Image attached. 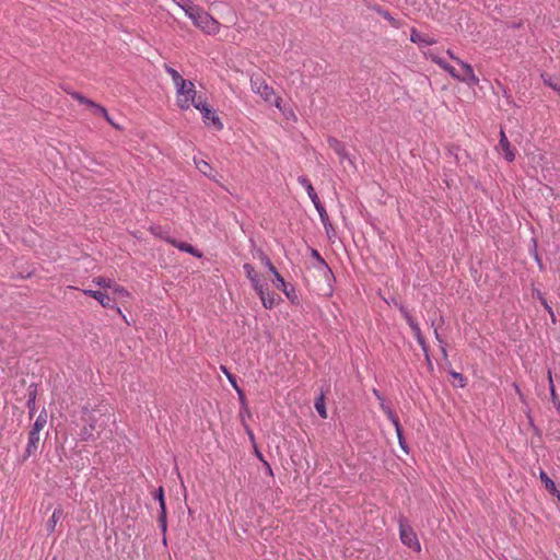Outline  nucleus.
<instances>
[{
    "label": "nucleus",
    "instance_id": "nucleus-1",
    "mask_svg": "<svg viewBox=\"0 0 560 560\" xmlns=\"http://www.w3.org/2000/svg\"><path fill=\"white\" fill-rule=\"evenodd\" d=\"M105 417L106 415L101 409L89 410L88 408H83L81 416L83 425L80 431V440H96L106 423V421L103 419Z\"/></svg>",
    "mask_w": 560,
    "mask_h": 560
},
{
    "label": "nucleus",
    "instance_id": "nucleus-2",
    "mask_svg": "<svg viewBox=\"0 0 560 560\" xmlns=\"http://www.w3.org/2000/svg\"><path fill=\"white\" fill-rule=\"evenodd\" d=\"M185 14L192 21L194 25L208 35L219 32L220 24L208 12L195 4H187Z\"/></svg>",
    "mask_w": 560,
    "mask_h": 560
},
{
    "label": "nucleus",
    "instance_id": "nucleus-3",
    "mask_svg": "<svg viewBox=\"0 0 560 560\" xmlns=\"http://www.w3.org/2000/svg\"><path fill=\"white\" fill-rule=\"evenodd\" d=\"M252 91L259 95L266 103L275 105L285 117L293 116L291 110H287L281 105V98L276 95L273 88L269 86L260 75L250 77Z\"/></svg>",
    "mask_w": 560,
    "mask_h": 560
},
{
    "label": "nucleus",
    "instance_id": "nucleus-4",
    "mask_svg": "<svg viewBox=\"0 0 560 560\" xmlns=\"http://www.w3.org/2000/svg\"><path fill=\"white\" fill-rule=\"evenodd\" d=\"M47 411L43 409L37 416L30 433L28 441L24 451L23 460H26L28 457L35 455L38 450L39 441H40V431L47 424Z\"/></svg>",
    "mask_w": 560,
    "mask_h": 560
},
{
    "label": "nucleus",
    "instance_id": "nucleus-5",
    "mask_svg": "<svg viewBox=\"0 0 560 560\" xmlns=\"http://www.w3.org/2000/svg\"><path fill=\"white\" fill-rule=\"evenodd\" d=\"M176 103L180 109H188L195 104L201 103L196 100L197 91L195 84L189 80H184L182 84L176 85Z\"/></svg>",
    "mask_w": 560,
    "mask_h": 560
},
{
    "label": "nucleus",
    "instance_id": "nucleus-6",
    "mask_svg": "<svg viewBox=\"0 0 560 560\" xmlns=\"http://www.w3.org/2000/svg\"><path fill=\"white\" fill-rule=\"evenodd\" d=\"M399 536L401 542L407 546L408 548L420 552L421 551V544L417 537L416 532L412 529V527L408 524L406 518L400 517L399 518Z\"/></svg>",
    "mask_w": 560,
    "mask_h": 560
},
{
    "label": "nucleus",
    "instance_id": "nucleus-7",
    "mask_svg": "<svg viewBox=\"0 0 560 560\" xmlns=\"http://www.w3.org/2000/svg\"><path fill=\"white\" fill-rule=\"evenodd\" d=\"M458 65L462 67L463 71H464L463 75H460L455 70V68L453 66H451L450 63L444 70L446 72H448L454 79L465 82L469 86L477 85L479 83V79L476 77L472 67L469 63L464 62V61H459Z\"/></svg>",
    "mask_w": 560,
    "mask_h": 560
},
{
    "label": "nucleus",
    "instance_id": "nucleus-8",
    "mask_svg": "<svg viewBox=\"0 0 560 560\" xmlns=\"http://www.w3.org/2000/svg\"><path fill=\"white\" fill-rule=\"evenodd\" d=\"M195 108L201 113L203 122L207 126L213 127L218 131L223 129V122L221 121L220 117L207 104H205V103L195 104Z\"/></svg>",
    "mask_w": 560,
    "mask_h": 560
},
{
    "label": "nucleus",
    "instance_id": "nucleus-9",
    "mask_svg": "<svg viewBox=\"0 0 560 560\" xmlns=\"http://www.w3.org/2000/svg\"><path fill=\"white\" fill-rule=\"evenodd\" d=\"M497 151L503 155V158L508 162H513L515 160V151L512 148L505 132L503 130L500 131V141L497 147Z\"/></svg>",
    "mask_w": 560,
    "mask_h": 560
},
{
    "label": "nucleus",
    "instance_id": "nucleus-10",
    "mask_svg": "<svg viewBox=\"0 0 560 560\" xmlns=\"http://www.w3.org/2000/svg\"><path fill=\"white\" fill-rule=\"evenodd\" d=\"M255 291L259 295L264 307L270 310L276 305L278 296L273 292L268 291L266 283L260 284Z\"/></svg>",
    "mask_w": 560,
    "mask_h": 560
},
{
    "label": "nucleus",
    "instance_id": "nucleus-11",
    "mask_svg": "<svg viewBox=\"0 0 560 560\" xmlns=\"http://www.w3.org/2000/svg\"><path fill=\"white\" fill-rule=\"evenodd\" d=\"M83 293L85 295H89V296L95 299L96 301H98V303L103 307H108V308L114 307V301L102 291L86 289V290H83Z\"/></svg>",
    "mask_w": 560,
    "mask_h": 560
},
{
    "label": "nucleus",
    "instance_id": "nucleus-12",
    "mask_svg": "<svg viewBox=\"0 0 560 560\" xmlns=\"http://www.w3.org/2000/svg\"><path fill=\"white\" fill-rule=\"evenodd\" d=\"M328 143H329V147L339 156L340 162H343V161L348 160L352 164V161L349 158L347 149H346L345 144L341 141H339V140L335 139V138H330L328 140Z\"/></svg>",
    "mask_w": 560,
    "mask_h": 560
},
{
    "label": "nucleus",
    "instance_id": "nucleus-13",
    "mask_svg": "<svg viewBox=\"0 0 560 560\" xmlns=\"http://www.w3.org/2000/svg\"><path fill=\"white\" fill-rule=\"evenodd\" d=\"M312 256L316 259L315 268L323 273L326 279L332 277L331 269L327 265V262L323 259L318 250L312 249Z\"/></svg>",
    "mask_w": 560,
    "mask_h": 560
},
{
    "label": "nucleus",
    "instance_id": "nucleus-14",
    "mask_svg": "<svg viewBox=\"0 0 560 560\" xmlns=\"http://www.w3.org/2000/svg\"><path fill=\"white\" fill-rule=\"evenodd\" d=\"M155 499L159 501L161 513L159 515V523L163 532L166 530V508L164 501L163 488L160 487L155 493Z\"/></svg>",
    "mask_w": 560,
    "mask_h": 560
},
{
    "label": "nucleus",
    "instance_id": "nucleus-15",
    "mask_svg": "<svg viewBox=\"0 0 560 560\" xmlns=\"http://www.w3.org/2000/svg\"><path fill=\"white\" fill-rule=\"evenodd\" d=\"M410 40L415 44H418L420 47L430 46L436 43L434 38L424 35L415 28L411 30Z\"/></svg>",
    "mask_w": 560,
    "mask_h": 560
},
{
    "label": "nucleus",
    "instance_id": "nucleus-16",
    "mask_svg": "<svg viewBox=\"0 0 560 560\" xmlns=\"http://www.w3.org/2000/svg\"><path fill=\"white\" fill-rule=\"evenodd\" d=\"M298 182H299V184L301 186H303L305 188V190H306L310 199L312 200L313 205L314 203H318V201H320L318 196H317V194H316V191H315V189H314V187H313V185H312V183L310 182V179L306 176H304V175L299 176L298 177Z\"/></svg>",
    "mask_w": 560,
    "mask_h": 560
},
{
    "label": "nucleus",
    "instance_id": "nucleus-17",
    "mask_svg": "<svg viewBox=\"0 0 560 560\" xmlns=\"http://www.w3.org/2000/svg\"><path fill=\"white\" fill-rule=\"evenodd\" d=\"M243 269L245 271L246 277L249 279L254 290L264 283L260 281L257 272L255 271V268L250 264H245L243 266Z\"/></svg>",
    "mask_w": 560,
    "mask_h": 560
},
{
    "label": "nucleus",
    "instance_id": "nucleus-18",
    "mask_svg": "<svg viewBox=\"0 0 560 560\" xmlns=\"http://www.w3.org/2000/svg\"><path fill=\"white\" fill-rule=\"evenodd\" d=\"M378 402L382 411L387 416L388 420L393 423L394 427L398 428V418L386 399H381Z\"/></svg>",
    "mask_w": 560,
    "mask_h": 560
},
{
    "label": "nucleus",
    "instance_id": "nucleus-19",
    "mask_svg": "<svg viewBox=\"0 0 560 560\" xmlns=\"http://www.w3.org/2000/svg\"><path fill=\"white\" fill-rule=\"evenodd\" d=\"M176 248H178L179 250L182 252H185V253H188L195 257H198L200 258L202 256V254L196 249L194 246H191L190 244L188 243H184V242H176V241H172L171 242Z\"/></svg>",
    "mask_w": 560,
    "mask_h": 560
},
{
    "label": "nucleus",
    "instance_id": "nucleus-20",
    "mask_svg": "<svg viewBox=\"0 0 560 560\" xmlns=\"http://www.w3.org/2000/svg\"><path fill=\"white\" fill-rule=\"evenodd\" d=\"M539 477H540V480L541 482L545 485V488L550 491L551 493H558V490L556 488V483L553 482V480L547 475L546 471L544 470H540L539 472Z\"/></svg>",
    "mask_w": 560,
    "mask_h": 560
},
{
    "label": "nucleus",
    "instance_id": "nucleus-21",
    "mask_svg": "<svg viewBox=\"0 0 560 560\" xmlns=\"http://www.w3.org/2000/svg\"><path fill=\"white\" fill-rule=\"evenodd\" d=\"M275 279H273V284L277 289L279 290H282L287 295H289V293L287 292V282L284 281L283 277L278 272V270L275 268V271H270Z\"/></svg>",
    "mask_w": 560,
    "mask_h": 560
},
{
    "label": "nucleus",
    "instance_id": "nucleus-22",
    "mask_svg": "<svg viewBox=\"0 0 560 560\" xmlns=\"http://www.w3.org/2000/svg\"><path fill=\"white\" fill-rule=\"evenodd\" d=\"M61 516H62V510L56 509L52 512V515L50 516V518L47 522V529H48V532H54L55 530L56 524L61 518Z\"/></svg>",
    "mask_w": 560,
    "mask_h": 560
},
{
    "label": "nucleus",
    "instance_id": "nucleus-23",
    "mask_svg": "<svg viewBox=\"0 0 560 560\" xmlns=\"http://www.w3.org/2000/svg\"><path fill=\"white\" fill-rule=\"evenodd\" d=\"M164 69L165 71L171 75L172 80H173V83L174 85H179L182 84V82L185 80L183 79V77L179 74V72L177 70H175L174 68L165 65L164 66Z\"/></svg>",
    "mask_w": 560,
    "mask_h": 560
},
{
    "label": "nucleus",
    "instance_id": "nucleus-24",
    "mask_svg": "<svg viewBox=\"0 0 560 560\" xmlns=\"http://www.w3.org/2000/svg\"><path fill=\"white\" fill-rule=\"evenodd\" d=\"M93 283L101 288L113 289L115 281L105 277H96L93 279Z\"/></svg>",
    "mask_w": 560,
    "mask_h": 560
},
{
    "label": "nucleus",
    "instance_id": "nucleus-25",
    "mask_svg": "<svg viewBox=\"0 0 560 560\" xmlns=\"http://www.w3.org/2000/svg\"><path fill=\"white\" fill-rule=\"evenodd\" d=\"M194 162L200 173H202L206 176L210 175L209 172L211 171V166L209 165L208 162H206L205 160H199L197 158L194 159Z\"/></svg>",
    "mask_w": 560,
    "mask_h": 560
},
{
    "label": "nucleus",
    "instance_id": "nucleus-26",
    "mask_svg": "<svg viewBox=\"0 0 560 560\" xmlns=\"http://www.w3.org/2000/svg\"><path fill=\"white\" fill-rule=\"evenodd\" d=\"M314 207L316 208V210L319 214L323 225H328L329 217H328V213H327L325 207L322 205V202L318 201V203H314Z\"/></svg>",
    "mask_w": 560,
    "mask_h": 560
},
{
    "label": "nucleus",
    "instance_id": "nucleus-27",
    "mask_svg": "<svg viewBox=\"0 0 560 560\" xmlns=\"http://www.w3.org/2000/svg\"><path fill=\"white\" fill-rule=\"evenodd\" d=\"M315 409L316 411L319 413V416L322 418H327V412H326V407H325V400H324V396L320 395L316 400H315Z\"/></svg>",
    "mask_w": 560,
    "mask_h": 560
},
{
    "label": "nucleus",
    "instance_id": "nucleus-28",
    "mask_svg": "<svg viewBox=\"0 0 560 560\" xmlns=\"http://www.w3.org/2000/svg\"><path fill=\"white\" fill-rule=\"evenodd\" d=\"M257 257L268 268L269 271H275L276 267L262 250H257Z\"/></svg>",
    "mask_w": 560,
    "mask_h": 560
},
{
    "label": "nucleus",
    "instance_id": "nucleus-29",
    "mask_svg": "<svg viewBox=\"0 0 560 560\" xmlns=\"http://www.w3.org/2000/svg\"><path fill=\"white\" fill-rule=\"evenodd\" d=\"M35 404H36V393L35 392H32L28 394V398H27V401H26V406L28 408V413H30V417L32 418L35 413Z\"/></svg>",
    "mask_w": 560,
    "mask_h": 560
},
{
    "label": "nucleus",
    "instance_id": "nucleus-30",
    "mask_svg": "<svg viewBox=\"0 0 560 560\" xmlns=\"http://www.w3.org/2000/svg\"><path fill=\"white\" fill-rule=\"evenodd\" d=\"M541 78L546 85L550 86L551 89L560 93V83L556 82L551 75L542 74Z\"/></svg>",
    "mask_w": 560,
    "mask_h": 560
},
{
    "label": "nucleus",
    "instance_id": "nucleus-31",
    "mask_svg": "<svg viewBox=\"0 0 560 560\" xmlns=\"http://www.w3.org/2000/svg\"><path fill=\"white\" fill-rule=\"evenodd\" d=\"M395 431H396V434H397V438H398V442H399V445L400 447L407 452V446H406V441L404 439V435H402V430H401V427H400V423L398 422V428L395 427Z\"/></svg>",
    "mask_w": 560,
    "mask_h": 560
},
{
    "label": "nucleus",
    "instance_id": "nucleus-32",
    "mask_svg": "<svg viewBox=\"0 0 560 560\" xmlns=\"http://www.w3.org/2000/svg\"><path fill=\"white\" fill-rule=\"evenodd\" d=\"M112 290L119 298H127L129 295L128 291L125 288H122L116 283L114 284Z\"/></svg>",
    "mask_w": 560,
    "mask_h": 560
},
{
    "label": "nucleus",
    "instance_id": "nucleus-33",
    "mask_svg": "<svg viewBox=\"0 0 560 560\" xmlns=\"http://www.w3.org/2000/svg\"><path fill=\"white\" fill-rule=\"evenodd\" d=\"M91 108H93L94 113L97 114V115H102L103 117H107V110L105 107L96 104V103H93Z\"/></svg>",
    "mask_w": 560,
    "mask_h": 560
},
{
    "label": "nucleus",
    "instance_id": "nucleus-34",
    "mask_svg": "<svg viewBox=\"0 0 560 560\" xmlns=\"http://www.w3.org/2000/svg\"><path fill=\"white\" fill-rule=\"evenodd\" d=\"M221 369H222L223 373L226 375V377L229 378L232 386L240 393L235 377L228 371V369L225 366H221Z\"/></svg>",
    "mask_w": 560,
    "mask_h": 560
},
{
    "label": "nucleus",
    "instance_id": "nucleus-35",
    "mask_svg": "<svg viewBox=\"0 0 560 560\" xmlns=\"http://www.w3.org/2000/svg\"><path fill=\"white\" fill-rule=\"evenodd\" d=\"M72 96L78 100L81 104H85L88 106H92V104L94 103L93 101L86 98L85 96L79 94V93H73Z\"/></svg>",
    "mask_w": 560,
    "mask_h": 560
},
{
    "label": "nucleus",
    "instance_id": "nucleus-36",
    "mask_svg": "<svg viewBox=\"0 0 560 560\" xmlns=\"http://www.w3.org/2000/svg\"><path fill=\"white\" fill-rule=\"evenodd\" d=\"M434 336H435V339L438 340V342L440 343L441 346V351L443 353V357L446 358L447 357V352H446V349L444 347V340L442 339V337L440 336V334L438 332V329H434Z\"/></svg>",
    "mask_w": 560,
    "mask_h": 560
},
{
    "label": "nucleus",
    "instance_id": "nucleus-37",
    "mask_svg": "<svg viewBox=\"0 0 560 560\" xmlns=\"http://www.w3.org/2000/svg\"><path fill=\"white\" fill-rule=\"evenodd\" d=\"M434 336H435V339L438 340V342L440 343L441 346V351L443 353V357L446 358L447 357V352H446V349L444 347V340L442 339V337L440 336V334L438 332V329H434Z\"/></svg>",
    "mask_w": 560,
    "mask_h": 560
},
{
    "label": "nucleus",
    "instance_id": "nucleus-38",
    "mask_svg": "<svg viewBox=\"0 0 560 560\" xmlns=\"http://www.w3.org/2000/svg\"><path fill=\"white\" fill-rule=\"evenodd\" d=\"M416 339H417V341H418L419 346L421 347L422 351L424 352V354H425L427 359H429V355H428V346H427V342H425V340H424L423 336H422V335H420V337H416Z\"/></svg>",
    "mask_w": 560,
    "mask_h": 560
},
{
    "label": "nucleus",
    "instance_id": "nucleus-39",
    "mask_svg": "<svg viewBox=\"0 0 560 560\" xmlns=\"http://www.w3.org/2000/svg\"><path fill=\"white\" fill-rule=\"evenodd\" d=\"M408 325H409V327L411 328V330H412V332H413L415 337H420V335H422L421 329H420V326H419V324H418L416 320L411 322V323H410V324H408Z\"/></svg>",
    "mask_w": 560,
    "mask_h": 560
},
{
    "label": "nucleus",
    "instance_id": "nucleus-40",
    "mask_svg": "<svg viewBox=\"0 0 560 560\" xmlns=\"http://www.w3.org/2000/svg\"><path fill=\"white\" fill-rule=\"evenodd\" d=\"M400 312L402 314V317L406 319L407 324H410L415 320V318L411 316V314L404 307L400 308Z\"/></svg>",
    "mask_w": 560,
    "mask_h": 560
},
{
    "label": "nucleus",
    "instance_id": "nucleus-41",
    "mask_svg": "<svg viewBox=\"0 0 560 560\" xmlns=\"http://www.w3.org/2000/svg\"><path fill=\"white\" fill-rule=\"evenodd\" d=\"M173 2H175L184 12H185V9H187V4H192L191 1L189 0H172Z\"/></svg>",
    "mask_w": 560,
    "mask_h": 560
},
{
    "label": "nucleus",
    "instance_id": "nucleus-42",
    "mask_svg": "<svg viewBox=\"0 0 560 560\" xmlns=\"http://www.w3.org/2000/svg\"><path fill=\"white\" fill-rule=\"evenodd\" d=\"M550 394H551V400L556 405L559 401V399H558V395L556 393V388H555L553 384H551Z\"/></svg>",
    "mask_w": 560,
    "mask_h": 560
},
{
    "label": "nucleus",
    "instance_id": "nucleus-43",
    "mask_svg": "<svg viewBox=\"0 0 560 560\" xmlns=\"http://www.w3.org/2000/svg\"><path fill=\"white\" fill-rule=\"evenodd\" d=\"M541 302H542V305L545 306V308L548 311V313L550 314L552 320L555 322V314L552 312V308L548 305L547 301L545 299H541Z\"/></svg>",
    "mask_w": 560,
    "mask_h": 560
},
{
    "label": "nucleus",
    "instance_id": "nucleus-44",
    "mask_svg": "<svg viewBox=\"0 0 560 560\" xmlns=\"http://www.w3.org/2000/svg\"><path fill=\"white\" fill-rule=\"evenodd\" d=\"M324 229L329 237H331V234H334L335 230L332 228V224L330 221H328V225H324Z\"/></svg>",
    "mask_w": 560,
    "mask_h": 560
},
{
    "label": "nucleus",
    "instance_id": "nucleus-45",
    "mask_svg": "<svg viewBox=\"0 0 560 560\" xmlns=\"http://www.w3.org/2000/svg\"><path fill=\"white\" fill-rule=\"evenodd\" d=\"M435 63L443 70L448 66V62H446L443 58L435 60Z\"/></svg>",
    "mask_w": 560,
    "mask_h": 560
},
{
    "label": "nucleus",
    "instance_id": "nucleus-46",
    "mask_svg": "<svg viewBox=\"0 0 560 560\" xmlns=\"http://www.w3.org/2000/svg\"><path fill=\"white\" fill-rule=\"evenodd\" d=\"M446 54L450 56L451 59H453L454 61H456L457 63H459V61H462L458 57H456L454 55V52L451 50V49H447Z\"/></svg>",
    "mask_w": 560,
    "mask_h": 560
},
{
    "label": "nucleus",
    "instance_id": "nucleus-47",
    "mask_svg": "<svg viewBox=\"0 0 560 560\" xmlns=\"http://www.w3.org/2000/svg\"><path fill=\"white\" fill-rule=\"evenodd\" d=\"M373 394L374 396L376 397V399L380 401L381 399H384L385 397L381 394L380 390H377L376 388L373 389Z\"/></svg>",
    "mask_w": 560,
    "mask_h": 560
},
{
    "label": "nucleus",
    "instance_id": "nucleus-48",
    "mask_svg": "<svg viewBox=\"0 0 560 560\" xmlns=\"http://www.w3.org/2000/svg\"><path fill=\"white\" fill-rule=\"evenodd\" d=\"M104 118H105V119H106V120H107V121H108L113 127H115L116 129H119V128H120L118 125H116V124L112 120V118H110V116H109V114H108V113H107V117H104Z\"/></svg>",
    "mask_w": 560,
    "mask_h": 560
},
{
    "label": "nucleus",
    "instance_id": "nucleus-49",
    "mask_svg": "<svg viewBox=\"0 0 560 560\" xmlns=\"http://www.w3.org/2000/svg\"><path fill=\"white\" fill-rule=\"evenodd\" d=\"M429 57H430V59H431L433 62H435V60H438V59H441V57H439L438 55H435V54H433V52H430V54H429Z\"/></svg>",
    "mask_w": 560,
    "mask_h": 560
},
{
    "label": "nucleus",
    "instance_id": "nucleus-50",
    "mask_svg": "<svg viewBox=\"0 0 560 560\" xmlns=\"http://www.w3.org/2000/svg\"><path fill=\"white\" fill-rule=\"evenodd\" d=\"M548 383H549V388H551V384H553L551 371H548Z\"/></svg>",
    "mask_w": 560,
    "mask_h": 560
},
{
    "label": "nucleus",
    "instance_id": "nucleus-51",
    "mask_svg": "<svg viewBox=\"0 0 560 560\" xmlns=\"http://www.w3.org/2000/svg\"><path fill=\"white\" fill-rule=\"evenodd\" d=\"M451 374H452V376H453V377H455V378H459L460 381H463V376H462V374H460V373L452 372Z\"/></svg>",
    "mask_w": 560,
    "mask_h": 560
}]
</instances>
